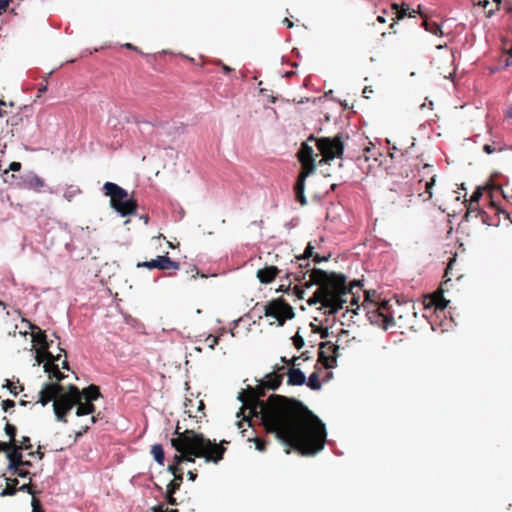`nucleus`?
<instances>
[{
    "instance_id": "cd10ccee",
    "label": "nucleus",
    "mask_w": 512,
    "mask_h": 512,
    "mask_svg": "<svg viewBox=\"0 0 512 512\" xmlns=\"http://www.w3.org/2000/svg\"><path fill=\"white\" fill-rule=\"evenodd\" d=\"M151 454L153 455L154 460L160 464H164L165 454L162 445L154 444L151 447Z\"/></svg>"
},
{
    "instance_id": "c9c22d12",
    "label": "nucleus",
    "mask_w": 512,
    "mask_h": 512,
    "mask_svg": "<svg viewBox=\"0 0 512 512\" xmlns=\"http://www.w3.org/2000/svg\"><path fill=\"white\" fill-rule=\"evenodd\" d=\"M314 246L311 243H308L306 246L303 255L296 256L297 261H307L309 258L314 256Z\"/></svg>"
},
{
    "instance_id": "6ab92c4d",
    "label": "nucleus",
    "mask_w": 512,
    "mask_h": 512,
    "mask_svg": "<svg viewBox=\"0 0 512 512\" xmlns=\"http://www.w3.org/2000/svg\"><path fill=\"white\" fill-rule=\"evenodd\" d=\"M286 375L288 377V385L300 386L306 383V376L299 368L291 367L288 369Z\"/></svg>"
},
{
    "instance_id": "a19ab883",
    "label": "nucleus",
    "mask_w": 512,
    "mask_h": 512,
    "mask_svg": "<svg viewBox=\"0 0 512 512\" xmlns=\"http://www.w3.org/2000/svg\"><path fill=\"white\" fill-rule=\"evenodd\" d=\"M13 475H18L19 477L21 478H25L26 476H28L30 473L28 470H25L22 468V466H18L17 469L16 468H12V470H9Z\"/></svg>"
},
{
    "instance_id": "a18cd8bd",
    "label": "nucleus",
    "mask_w": 512,
    "mask_h": 512,
    "mask_svg": "<svg viewBox=\"0 0 512 512\" xmlns=\"http://www.w3.org/2000/svg\"><path fill=\"white\" fill-rule=\"evenodd\" d=\"M32 512H45L40 504V501L35 497L32 499Z\"/></svg>"
},
{
    "instance_id": "0e129e2a",
    "label": "nucleus",
    "mask_w": 512,
    "mask_h": 512,
    "mask_svg": "<svg viewBox=\"0 0 512 512\" xmlns=\"http://www.w3.org/2000/svg\"><path fill=\"white\" fill-rule=\"evenodd\" d=\"M20 491H27L30 494H34V491H32L30 484H23L20 488Z\"/></svg>"
},
{
    "instance_id": "e433bc0d",
    "label": "nucleus",
    "mask_w": 512,
    "mask_h": 512,
    "mask_svg": "<svg viewBox=\"0 0 512 512\" xmlns=\"http://www.w3.org/2000/svg\"><path fill=\"white\" fill-rule=\"evenodd\" d=\"M248 441H253L255 443V448L260 451L264 452L266 450V444L267 442L261 438L258 437H248Z\"/></svg>"
},
{
    "instance_id": "dca6fc26",
    "label": "nucleus",
    "mask_w": 512,
    "mask_h": 512,
    "mask_svg": "<svg viewBox=\"0 0 512 512\" xmlns=\"http://www.w3.org/2000/svg\"><path fill=\"white\" fill-rule=\"evenodd\" d=\"M449 301L444 298L443 293L441 291H437L432 295H428L424 297L423 305L425 309L434 308L435 310H444Z\"/></svg>"
},
{
    "instance_id": "f704fd0d",
    "label": "nucleus",
    "mask_w": 512,
    "mask_h": 512,
    "mask_svg": "<svg viewBox=\"0 0 512 512\" xmlns=\"http://www.w3.org/2000/svg\"><path fill=\"white\" fill-rule=\"evenodd\" d=\"M310 327L313 333L320 335L321 339H326L329 337V330L327 327L318 326L314 323H311Z\"/></svg>"
},
{
    "instance_id": "f8f14e48",
    "label": "nucleus",
    "mask_w": 512,
    "mask_h": 512,
    "mask_svg": "<svg viewBox=\"0 0 512 512\" xmlns=\"http://www.w3.org/2000/svg\"><path fill=\"white\" fill-rule=\"evenodd\" d=\"M418 9H420V6L418 7ZM383 13L391 15L392 23L389 26L391 30L394 29L397 21L404 19L406 16L415 18L416 14L419 13L421 17H424V14L420 10L410 11L408 5H406L405 3H402L401 5L393 3L391 4L390 11L383 9Z\"/></svg>"
},
{
    "instance_id": "4d7b16f0",
    "label": "nucleus",
    "mask_w": 512,
    "mask_h": 512,
    "mask_svg": "<svg viewBox=\"0 0 512 512\" xmlns=\"http://www.w3.org/2000/svg\"><path fill=\"white\" fill-rule=\"evenodd\" d=\"M329 257H330V255L329 256H320L318 253H315L312 258L315 263H321L323 261H328Z\"/></svg>"
},
{
    "instance_id": "69168bd1",
    "label": "nucleus",
    "mask_w": 512,
    "mask_h": 512,
    "mask_svg": "<svg viewBox=\"0 0 512 512\" xmlns=\"http://www.w3.org/2000/svg\"><path fill=\"white\" fill-rule=\"evenodd\" d=\"M185 433V430L181 432V427L179 426V424H177L176 428H175V431H174V434L177 435L176 438H181Z\"/></svg>"
},
{
    "instance_id": "ddd939ff",
    "label": "nucleus",
    "mask_w": 512,
    "mask_h": 512,
    "mask_svg": "<svg viewBox=\"0 0 512 512\" xmlns=\"http://www.w3.org/2000/svg\"><path fill=\"white\" fill-rule=\"evenodd\" d=\"M339 346L333 344L330 341L321 342L319 347V358L326 368H333L337 360V351Z\"/></svg>"
},
{
    "instance_id": "2f4dec72",
    "label": "nucleus",
    "mask_w": 512,
    "mask_h": 512,
    "mask_svg": "<svg viewBox=\"0 0 512 512\" xmlns=\"http://www.w3.org/2000/svg\"><path fill=\"white\" fill-rule=\"evenodd\" d=\"M183 482V475L174 476L173 480L167 485V489L170 493H175L179 490L181 484Z\"/></svg>"
},
{
    "instance_id": "3c124183",
    "label": "nucleus",
    "mask_w": 512,
    "mask_h": 512,
    "mask_svg": "<svg viewBox=\"0 0 512 512\" xmlns=\"http://www.w3.org/2000/svg\"><path fill=\"white\" fill-rule=\"evenodd\" d=\"M35 358H36V361H37L38 364H41L44 360H46V356H45L44 350H41V348H39L37 350Z\"/></svg>"
},
{
    "instance_id": "bb28decb",
    "label": "nucleus",
    "mask_w": 512,
    "mask_h": 512,
    "mask_svg": "<svg viewBox=\"0 0 512 512\" xmlns=\"http://www.w3.org/2000/svg\"><path fill=\"white\" fill-rule=\"evenodd\" d=\"M436 176L433 175L429 181H426L424 184L425 190L424 192L419 193V197L422 198L423 201H428L432 198V188L435 185Z\"/></svg>"
},
{
    "instance_id": "58836bf2",
    "label": "nucleus",
    "mask_w": 512,
    "mask_h": 512,
    "mask_svg": "<svg viewBox=\"0 0 512 512\" xmlns=\"http://www.w3.org/2000/svg\"><path fill=\"white\" fill-rule=\"evenodd\" d=\"M218 342H219V337L214 336V335H208L207 338L205 339L206 345L211 349H214L215 346L218 344Z\"/></svg>"
},
{
    "instance_id": "338daca9",
    "label": "nucleus",
    "mask_w": 512,
    "mask_h": 512,
    "mask_svg": "<svg viewBox=\"0 0 512 512\" xmlns=\"http://www.w3.org/2000/svg\"><path fill=\"white\" fill-rule=\"evenodd\" d=\"M385 15L390 16V17H391V15H390V14H384V13L382 12V15H379V16L377 17V21H378L379 23H381V24H385V23L387 22V19H386Z\"/></svg>"
},
{
    "instance_id": "2eb2a0df",
    "label": "nucleus",
    "mask_w": 512,
    "mask_h": 512,
    "mask_svg": "<svg viewBox=\"0 0 512 512\" xmlns=\"http://www.w3.org/2000/svg\"><path fill=\"white\" fill-rule=\"evenodd\" d=\"M184 407L185 413L190 418L201 419L205 416V404L203 400L186 399Z\"/></svg>"
},
{
    "instance_id": "f257e3e1",
    "label": "nucleus",
    "mask_w": 512,
    "mask_h": 512,
    "mask_svg": "<svg viewBox=\"0 0 512 512\" xmlns=\"http://www.w3.org/2000/svg\"><path fill=\"white\" fill-rule=\"evenodd\" d=\"M267 387L259 382L255 387L239 393L242 411L249 410L248 417L237 422L241 429L244 422L251 426L250 417H259L266 432L274 434L287 449L303 456L320 452L326 442V428L322 421L302 402L282 395H271L267 402L261 400Z\"/></svg>"
},
{
    "instance_id": "5701e85b",
    "label": "nucleus",
    "mask_w": 512,
    "mask_h": 512,
    "mask_svg": "<svg viewBox=\"0 0 512 512\" xmlns=\"http://www.w3.org/2000/svg\"><path fill=\"white\" fill-rule=\"evenodd\" d=\"M284 374H277L276 372H271L265 376L264 380H261L260 383L265 385L269 390L277 389L283 379Z\"/></svg>"
},
{
    "instance_id": "ea45409f",
    "label": "nucleus",
    "mask_w": 512,
    "mask_h": 512,
    "mask_svg": "<svg viewBox=\"0 0 512 512\" xmlns=\"http://www.w3.org/2000/svg\"><path fill=\"white\" fill-rule=\"evenodd\" d=\"M292 340H293V344L296 349L300 350L301 348H303V346L305 344L304 339L302 336L299 335L298 332L295 334V336L292 338Z\"/></svg>"
},
{
    "instance_id": "72a5a7b5",
    "label": "nucleus",
    "mask_w": 512,
    "mask_h": 512,
    "mask_svg": "<svg viewBox=\"0 0 512 512\" xmlns=\"http://www.w3.org/2000/svg\"><path fill=\"white\" fill-rule=\"evenodd\" d=\"M4 430H5L6 435L9 437V443L15 444L16 433H17L16 427L14 425L10 424L9 422H6Z\"/></svg>"
},
{
    "instance_id": "f03ea898",
    "label": "nucleus",
    "mask_w": 512,
    "mask_h": 512,
    "mask_svg": "<svg viewBox=\"0 0 512 512\" xmlns=\"http://www.w3.org/2000/svg\"><path fill=\"white\" fill-rule=\"evenodd\" d=\"M313 285L318 287L307 303L310 306L321 304L319 310L325 308L326 316L337 314L348 302L351 306L356 305L359 309L358 303L363 286L361 281L353 280L347 284V277L342 273L313 268L310 279L305 282L304 286L310 288Z\"/></svg>"
},
{
    "instance_id": "864d4df0",
    "label": "nucleus",
    "mask_w": 512,
    "mask_h": 512,
    "mask_svg": "<svg viewBox=\"0 0 512 512\" xmlns=\"http://www.w3.org/2000/svg\"><path fill=\"white\" fill-rule=\"evenodd\" d=\"M370 151H371V148L370 147H364L363 148V154L362 155H359L356 157L357 160H361L362 158L365 160V161H368L369 160V156L368 154H370Z\"/></svg>"
},
{
    "instance_id": "7ed1b4c3",
    "label": "nucleus",
    "mask_w": 512,
    "mask_h": 512,
    "mask_svg": "<svg viewBox=\"0 0 512 512\" xmlns=\"http://www.w3.org/2000/svg\"><path fill=\"white\" fill-rule=\"evenodd\" d=\"M100 397V388L94 384L81 391L78 387L71 385L65 391L64 387L59 383H46L39 392L37 403L45 406L53 401V410L57 420L67 423L66 416L74 406L77 407V416L93 414L96 409L93 401Z\"/></svg>"
},
{
    "instance_id": "79ce46f5",
    "label": "nucleus",
    "mask_w": 512,
    "mask_h": 512,
    "mask_svg": "<svg viewBox=\"0 0 512 512\" xmlns=\"http://www.w3.org/2000/svg\"><path fill=\"white\" fill-rule=\"evenodd\" d=\"M483 150H484V152H485V153H487V154H492V153H494V152H496V151H502L503 149H502V147H501V146H499V145H498V146H495L494 144H485V145L483 146Z\"/></svg>"
},
{
    "instance_id": "423d86ee",
    "label": "nucleus",
    "mask_w": 512,
    "mask_h": 512,
    "mask_svg": "<svg viewBox=\"0 0 512 512\" xmlns=\"http://www.w3.org/2000/svg\"><path fill=\"white\" fill-rule=\"evenodd\" d=\"M308 141H315L317 149L320 152L322 158L319 160V165L330 164V162L336 158L341 159L344 153V141L343 134L338 133L334 137H321L316 138L311 135ZM316 157L319 154L315 155Z\"/></svg>"
},
{
    "instance_id": "5fc2aeb1",
    "label": "nucleus",
    "mask_w": 512,
    "mask_h": 512,
    "mask_svg": "<svg viewBox=\"0 0 512 512\" xmlns=\"http://www.w3.org/2000/svg\"><path fill=\"white\" fill-rule=\"evenodd\" d=\"M47 88H48V81L47 79L45 78L43 80V82L40 83L39 85V88H38V97L40 96V94L42 93H45L47 91Z\"/></svg>"
},
{
    "instance_id": "052dcab7",
    "label": "nucleus",
    "mask_w": 512,
    "mask_h": 512,
    "mask_svg": "<svg viewBox=\"0 0 512 512\" xmlns=\"http://www.w3.org/2000/svg\"><path fill=\"white\" fill-rule=\"evenodd\" d=\"M21 169V163L20 162H11L9 165V170L17 172Z\"/></svg>"
},
{
    "instance_id": "412c9836",
    "label": "nucleus",
    "mask_w": 512,
    "mask_h": 512,
    "mask_svg": "<svg viewBox=\"0 0 512 512\" xmlns=\"http://www.w3.org/2000/svg\"><path fill=\"white\" fill-rule=\"evenodd\" d=\"M24 187L35 191H40L44 187V180L34 173H30L25 176Z\"/></svg>"
},
{
    "instance_id": "9b49d317",
    "label": "nucleus",
    "mask_w": 512,
    "mask_h": 512,
    "mask_svg": "<svg viewBox=\"0 0 512 512\" xmlns=\"http://www.w3.org/2000/svg\"><path fill=\"white\" fill-rule=\"evenodd\" d=\"M137 268H147V269H158V270H179L180 264L179 262H176L172 260L168 253L165 255L157 256L155 259H152L150 261H144V262H138L136 265Z\"/></svg>"
},
{
    "instance_id": "e2e57ef3",
    "label": "nucleus",
    "mask_w": 512,
    "mask_h": 512,
    "mask_svg": "<svg viewBox=\"0 0 512 512\" xmlns=\"http://www.w3.org/2000/svg\"><path fill=\"white\" fill-rule=\"evenodd\" d=\"M218 64L221 66L222 71L226 74L233 71V69L231 67L227 66L226 64L222 63L221 61H218Z\"/></svg>"
},
{
    "instance_id": "de8ad7c7",
    "label": "nucleus",
    "mask_w": 512,
    "mask_h": 512,
    "mask_svg": "<svg viewBox=\"0 0 512 512\" xmlns=\"http://www.w3.org/2000/svg\"><path fill=\"white\" fill-rule=\"evenodd\" d=\"M15 447V444L9 442H0V452H8Z\"/></svg>"
},
{
    "instance_id": "6e6d98bb",
    "label": "nucleus",
    "mask_w": 512,
    "mask_h": 512,
    "mask_svg": "<svg viewBox=\"0 0 512 512\" xmlns=\"http://www.w3.org/2000/svg\"><path fill=\"white\" fill-rule=\"evenodd\" d=\"M293 291H294V294L299 298V299H303L304 298V289L299 287V286H294L293 288Z\"/></svg>"
},
{
    "instance_id": "a211bd4d",
    "label": "nucleus",
    "mask_w": 512,
    "mask_h": 512,
    "mask_svg": "<svg viewBox=\"0 0 512 512\" xmlns=\"http://www.w3.org/2000/svg\"><path fill=\"white\" fill-rule=\"evenodd\" d=\"M280 270L276 266H265L257 271V278L262 284H269L275 280Z\"/></svg>"
},
{
    "instance_id": "680f3d73",
    "label": "nucleus",
    "mask_w": 512,
    "mask_h": 512,
    "mask_svg": "<svg viewBox=\"0 0 512 512\" xmlns=\"http://www.w3.org/2000/svg\"><path fill=\"white\" fill-rule=\"evenodd\" d=\"M41 446L38 447L36 452H30L29 456L33 457L34 455H37L38 458L41 460L44 458V453L41 451Z\"/></svg>"
},
{
    "instance_id": "20e7f679",
    "label": "nucleus",
    "mask_w": 512,
    "mask_h": 512,
    "mask_svg": "<svg viewBox=\"0 0 512 512\" xmlns=\"http://www.w3.org/2000/svg\"><path fill=\"white\" fill-rule=\"evenodd\" d=\"M229 442L221 440L220 443L211 441L202 433L192 429H186L181 438H172L171 445L178 452L173 457V464L180 466L183 462H195L196 458H204L206 462L219 463L226 452L225 444Z\"/></svg>"
},
{
    "instance_id": "a878e982",
    "label": "nucleus",
    "mask_w": 512,
    "mask_h": 512,
    "mask_svg": "<svg viewBox=\"0 0 512 512\" xmlns=\"http://www.w3.org/2000/svg\"><path fill=\"white\" fill-rule=\"evenodd\" d=\"M308 140L304 143H302V146L300 150L297 153L298 159L301 160H309V159H315L314 157V150L312 146L308 144Z\"/></svg>"
},
{
    "instance_id": "4be33fe9",
    "label": "nucleus",
    "mask_w": 512,
    "mask_h": 512,
    "mask_svg": "<svg viewBox=\"0 0 512 512\" xmlns=\"http://www.w3.org/2000/svg\"><path fill=\"white\" fill-rule=\"evenodd\" d=\"M484 190H487L490 194L494 193L495 191H501L503 193L500 186L496 184H487L485 187H478L471 195L469 202H471L472 205L479 203Z\"/></svg>"
},
{
    "instance_id": "1a4fd4ad",
    "label": "nucleus",
    "mask_w": 512,
    "mask_h": 512,
    "mask_svg": "<svg viewBox=\"0 0 512 512\" xmlns=\"http://www.w3.org/2000/svg\"><path fill=\"white\" fill-rule=\"evenodd\" d=\"M301 163V171L298 175L297 181L294 185V192L295 197L298 202H300L302 205H305L307 203L306 197L304 195V189H305V181L306 178L315 172L316 170V163L315 159H309V160H299Z\"/></svg>"
},
{
    "instance_id": "9d476101",
    "label": "nucleus",
    "mask_w": 512,
    "mask_h": 512,
    "mask_svg": "<svg viewBox=\"0 0 512 512\" xmlns=\"http://www.w3.org/2000/svg\"><path fill=\"white\" fill-rule=\"evenodd\" d=\"M0 308L2 312L0 316V329L8 336H15L18 329L17 321L21 317L20 311H6V304L2 301H0Z\"/></svg>"
},
{
    "instance_id": "c756f323",
    "label": "nucleus",
    "mask_w": 512,
    "mask_h": 512,
    "mask_svg": "<svg viewBox=\"0 0 512 512\" xmlns=\"http://www.w3.org/2000/svg\"><path fill=\"white\" fill-rule=\"evenodd\" d=\"M422 25L424 26L425 30L434 34V35H441L442 30L438 23L429 21L427 19H424Z\"/></svg>"
},
{
    "instance_id": "0eeeda50",
    "label": "nucleus",
    "mask_w": 512,
    "mask_h": 512,
    "mask_svg": "<svg viewBox=\"0 0 512 512\" xmlns=\"http://www.w3.org/2000/svg\"><path fill=\"white\" fill-rule=\"evenodd\" d=\"M370 305L371 308L368 309L367 316L371 324L377 325L384 330L395 326V303H391L390 301L386 300L382 301L381 303H377L374 299L371 298Z\"/></svg>"
},
{
    "instance_id": "c85d7f7f",
    "label": "nucleus",
    "mask_w": 512,
    "mask_h": 512,
    "mask_svg": "<svg viewBox=\"0 0 512 512\" xmlns=\"http://www.w3.org/2000/svg\"><path fill=\"white\" fill-rule=\"evenodd\" d=\"M6 487L2 490L1 496H12L17 492V485L19 481L17 479H6Z\"/></svg>"
},
{
    "instance_id": "603ef678",
    "label": "nucleus",
    "mask_w": 512,
    "mask_h": 512,
    "mask_svg": "<svg viewBox=\"0 0 512 512\" xmlns=\"http://www.w3.org/2000/svg\"><path fill=\"white\" fill-rule=\"evenodd\" d=\"M299 360V357H293L292 359H287L286 357H282L281 358V361L288 364V365H291L292 367H295L296 365H298L297 361Z\"/></svg>"
},
{
    "instance_id": "6e6552de",
    "label": "nucleus",
    "mask_w": 512,
    "mask_h": 512,
    "mask_svg": "<svg viewBox=\"0 0 512 512\" xmlns=\"http://www.w3.org/2000/svg\"><path fill=\"white\" fill-rule=\"evenodd\" d=\"M261 308L264 315L268 318H273L278 326H283L287 320L295 316L292 306L282 297L267 302Z\"/></svg>"
},
{
    "instance_id": "09e8293b",
    "label": "nucleus",
    "mask_w": 512,
    "mask_h": 512,
    "mask_svg": "<svg viewBox=\"0 0 512 512\" xmlns=\"http://www.w3.org/2000/svg\"><path fill=\"white\" fill-rule=\"evenodd\" d=\"M175 493H170L168 489H166V501L170 505H177L176 499L174 498Z\"/></svg>"
},
{
    "instance_id": "c03bdc74",
    "label": "nucleus",
    "mask_w": 512,
    "mask_h": 512,
    "mask_svg": "<svg viewBox=\"0 0 512 512\" xmlns=\"http://www.w3.org/2000/svg\"><path fill=\"white\" fill-rule=\"evenodd\" d=\"M168 471L173 475V476H176V475H183V470L180 466L178 465H169L168 466Z\"/></svg>"
},
{
    "instance_id": "4c0bfd02",
    "label": "nucleus",
    "mask_w": 512,
    "mask_h": 512,
    "mask_svg": "<svg viewBox=\"0 0 512 512\" xmlns=\"http://www.w3.org/2000/svg\"><path fill=\"white\" fill-rule=\"evenodd\" d=\"M23 122V117L21 114H15L13 116H11L8 120H7V123L9 125H11L12 127H15V126H18L20 125L21 123Z\"/></svg>"
},
{
    "instance_id": "4468645a",
    "label": "nucleus",
    "mask_w": 512,
    "mask_h": 512,
    "mask_svg": "<svg viewBox=\"0 0 512 512\" xmlns=\"http://www.w3.org/2000/svg\"><path fill=\"white\" fill-rule=\"evenodd\" d=\"M46 363L44 364V371L49 374L50 378H56L57 381L64 379V374L60 372L58 365L55 361H58L61 354L54 356L50 351H46Z\"/></svg>"
},
{
    "instance_id": "8fccbe9b",
    "label": "nucleus",
    "mask_w": 512,
    "mask_h": 512,
    "mask_svg": "<svg viewBox=\"0 0 512 512\" xmlns=\"http://www.w3.org/2000/svg\"><path fill=\"white\" fill-rule=\"evenodd\" d=\"M15 406V402L13 400L7 399L2 402V408L5 412H7L10 408Z\"/></svg>"
},
{
    "instance_id": "37998d69",
    "label": "nucleus",
    "mask_w": 512,
    "mask_h": 512,
    "mask_svg": "<svg viewBox=\"0 0 512 512\" xmlns=\"http://www.w3.org/2000/svg\"><path fill=\"white\" fill-rule=\"evenodd\" d=\"M153 512H178L177 509L165 507L163 504H159L153 507Z\"/></svg>"
},
{
    "instance_id": "774afa93",
    "label": "nucleus",
    "mask_w": 512,
    "mask_h": 512,
    "mask_svg": "<svg viewBox=\"0 0 512 512\" xmlns=\"http://www.w3.org/2000/svg\"><path fill=\"white\" fill-rule=\"evenodd\" d=\"M188 478H189V480H191V481H195V479L197 478V473H196V471H189V472H188Z\"/></svg>"
},
{
    "instance_id": "393cba45",
    "label": "nucleus",
    "mask_w": 512,
    "mask_h": 512,
    "mask_svg": "<svg viewBox=\"0 0 512 512\" xmlns=\"http://www.w3.org/2000/svg\"><path fill=\"white\" fill-rule=\"evenodd\" d=\"M310 263L309 260L307 261H298V269L299 271L294 273V279L298 282H302L306 279L307 274L309 273V277L311 276V271L313 269H310Z\"/></svg>"
},
{
    "instance_id": "473e14b6",
    "label": "nucleus",
    "mask_w": 512,
    "mask_h": 512,
    "mask_svg": "<svg viewBox=\"0 0 512 512\" xmlns=\"http://www.w3.org/2000/svg\"><path fill=\"white\" fill-rule=\"evenodd\" d=\"M21 451L30 450L32 448V444L30 438L28 436H23L20 441L15 442V447Z\"/></svg>"
},
{
    "instance_id": "39448f33",
    "label": "nucleus",
    "mask_w": 512,
    "mask_h": 512,
    "mask_svg": "<svg viewBox=\"0 0 512 512\" xmlns=\"http://www.w3.org/2000/svg\"><path fill=\"white\" fill-rule=\"evenodd\" d=\"M103 191L110 197V206L121 216H130L136 213L138 204L135 199L129 197L128 192L113 182H106Z\"/></svg>"
},
{
    "instance_id": "bf43d9fd",
    "label": "nucleus",
    "mask_w": 512,
    "mask_h": 512,
    "mask_svg": "<svg viewBox=\"0 0 512 512\" xmlns=\"http://www.w3.org/2000/svg\"><path fill=\"white\" fill-rule=\"evenodd\" d=\"M10 0H0V15L6 12L9 6Z\"/></svg>"
},
{
    "instance_id": "b1692460",
    "label": "nucleus",
    "mask_w": 512,
    "mask_h": 512,
    "mask_svg": "<svg viewBox=\"0 0 512 512\" xmlns=\"http://www.w3.org/2000/svg\"><path fill=\"white\" fill-rule=\"evenodd\" d=\"M7 458L9 460V464H8V470H12V468H16L18 466H22V463H23V455H22V451L17 449V448H12L8 454H7Z\"/></svg>"
},
{
    "instance_id": "49530a36",
    "label": "nucleus",
    "mask_w": 512,
    "mask_h": 512,
    "mask_svg": "<svg viewBox=\"0 0 512 512\" xmlns=\"http://www.w3.org/2000/svg\"><path fill=\"white\" fill-rule=\"evenodd\" d=\"M394 308L396 309V314H395V325L397 324V322H401L402 318H403V315L400 313V310L402 309V306L399 302H395V306Z\"/></svg>"
},
{
    "instance_id": "13d9d810",
    "label": "nucleus",
    "mask_w": 512,
    "mask_h": 512,
    "mask_svg": "<svg viewBox=\"0 0 512 512\" xmlns=\"http://www.w3.org/2000/svg\"><path fill=\"white\" fill-rule=\"evenodd\" d=\"M5 386L9 389V391H10L12 394H14V395H17V394H18V392H17V390H16V389H17V387L15 386V384H14L13 382H11V381H9V380H6V385H5Z\"/></svg>"
},
{
    "instance_id": "7c9ffc66",
    "label": "nucleus",
    "mask_w": 512,
    "mask_h": 512,
    "mask_svg": "<svg viewBox=\"0 0 512 512\" xmlns=\"http://www.w3.org/2000/svg\"><path fill=\"white\" fill-rule=\"evenodd\" d=\"M307 386L312 390H320L321 389L322 384H321V381L319 379V375L317 372H313L309 376Z\"/></svg>"
},
{
    "instance_id": "f3484780",
    "label": "nucleus",
    "mask_w": 512,
    "mask_h": 512,
    "mask_svg": "<svg viewBox=\"0 0 512 512\" xmlns=\"http://www.w3.org/2000/svg\"><path fill=\"white\" fill-rule=\"evenodd\" d=\"M21 321L27 323L29 328L32 330L38 329V332L36 334H33V342L38 344L40 346L41 350H44L45 353H46V351H49L52 341L47 340V336H46L45 332L40 330L37 326L31 324L29 321H27L24 318H21Z\"/></svg>"
},
{
    "instance_id": "aec40b11",
    "label": "nucleus",
    "mask_w": 512,
    "mask_h": 512,
    "mask_svg": "<svg viewBox=\"0 0 512 512\" xmlns=\"http://www.w3.org/2000/svg\"><path fill=\"white\" fill-rule=\"evenodd\" d=\"M480 218L483 223H487V215L486 212L479 208V203L472 205L471 202H469L467 206V212L465 214V220L469 221L472 218Z\"/></svg>"
}]
</instances>
